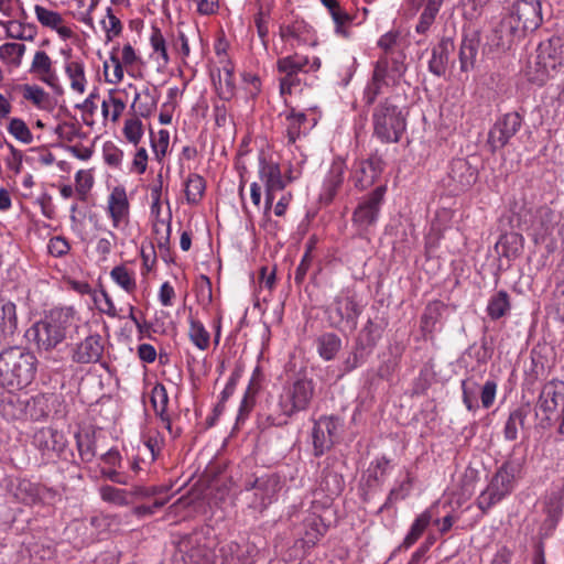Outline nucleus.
Instances as JSON below:
<instances>
[{"label":"nucleus","mask_w":564,"mask_h":564,"mask_svg":"<svg viewBox=\"0 0 564 564\" xmlns=\"http://www.w3.org/2000/svg\"><path fill=\"white\" fill-rule=\"evenodd\" d=\"M316 107L311 108L308 113L291 108L281 113L284 117V129L289 144L295 143L317 124L319 115L316 113Z\"/></svg>","instance_id":"f3484780"},{"label":"nucleus","mask_w":564,"mask_h":564,"mask_svg":"<svg viewBox=\"0 0 564 564\" xmlns=\"http://www.w3.org/2000/svg\"><path fill=\"white\" fill-rule=\"evenodd\" d=\"M61 54L64 57L63 70L70 90L77 95H84L88 87L85 62L78 56H73L72 48L62 50Z\"/></svg>","instance_id":"4be33fe9"},{"label":"nucleus","mask_w":564,"mask_h":564,"mask_svg":"<svg viewBox=\"0 0 564 564\" xmlns=\"http://www.w3.org/2000/svg\"><path fill=\"white\" fill-rule=\"evenodd\" d=\"M188 337L192 344L199 350L204 351L208 349L210 345V334L204 324L194 317L188 318Z\"/></svg>","instance_id":"3c124183"},{"label":"nucleus","mask_w":564,"mask_h":564,"mask_svg":"<svg viewBox=\"0 0 564 564\" xmlns=\"http://www.w3.org/2000/svg\"><path fill=\"white\" fill-rule=\"evenodd\" d=\"M478 41L474 37H464L459 52H458V58H459V68L463 73H468L474 69L476 64V58L478 55Z\"/></svg>","instance_id":"37998d69"},{"label":"nucleus","mask_w":564,"mask_h":564,"mask_svg":"<svg viewBox=\"0 0 564 564\" xmlns=\"http://www.w3.org/2000/svg\"><path fill=\"white\" fill-rule=\"evenodd\" d=\"M153 234L160 249L167 248L171 237V214L167 213L164 219H153Z\"/></svg>","instance_id":"e2e57ef3"},{"label":"nucleus","mask_w":564,"mask_h":564,"mask_svg":"<svg viewBox=\"0 0 564 564\" xmlns=\"http://www.w3.org/2000/svg\"><path fill=\"white\" fill-rule=\"evenodd\" d=\"M122 133L124 139L137 147L143 138V123L139 118H129L124 121Z\"/></svg>","instance_id":"0e129e2a"},{"label":"nucleus","mask_w":564,"mask_h":564,"mask_svg":"<svg viewBox=\"0 0 564 564\" xmlns=\"http://www.w3.org/2000/svg\"><path fill=\"white\" fill-rule=\"evenodd\" d=\"M315 395V383L312 378L301 375L286 382L276 402L268 404L259 416V424L263 429L281 427L290 419L302 411H306Z\"/></svg>","instance_id":"f257e3e1"},{"label":"nucleus","mask_w":564,"mask_h":564,"mask_svg":"<svg viewBox=\"0 0 564 564\" xmlns=\"http://www.w3.org/2000/svg\"><path fill=\"white\" fill-rule=\"evenodd\" d=\"M176 564H251L246 547L236 542H224L214 549L202 543L197 535L181 542L175 554Z\"/></svg>","instance_id":"f03ea898"},{"label":"nucleus","mask_w":564,"mask_h":564,"mask_svg":"<svg viewBox=\"0 0 564 564\" xmlns=\"http://www.w3.org/2000/svg\"><path fill=\"white\" fill-rule=\"evenodd\" d=\"M525 416L527 414L522 408H517L509 413L503 427V436L507 441L518 438L519 429L523 426Z\"/></svg>","instance_id":"13d9d810"},{"label":"nucleus","mask_w":564,"mask_h":564,"mask_svg":"<svg viewBox=\"0 0 564 564\" xmlns=\"http://www.w3.org/2000/svg\"><path fill=\"white\" fill-rule=\"evenodd\" d=\"M105 210L113 229L124 231L129 227L130 202L123 185L112 187L107 196Z\"/></svg>","instance_id":"dca6fc26"},{"label":"nucleus","mask_w":564,"mask_h":564,"mask_svg":"<svg viewBox=\"0 0 564 564\" xmlns=\"http://www.w3.org/2000/svg\"><path fill=\"white\" fill-rule=\"evenodd\" d=\"M149 41L158 63L162 66H166L170 63V56L167 53L166 40L162 31L159 28L153 26Z\"/></svg>","instance_id":"864d4df0"},{"label":"nucleus","mask_w":564,"mask_h":564,"mask_svg":"<svg viewBox=\"0 0 564 564\" xmlns=\"http://www.w3.org/2000/svg\"><path fill=\"white\" fill-rule=\"evenodd\" d=\"M382 62L379 65H375L372 75L364 88L362 102L368 107L375 104L377 98L382 94L383 86H386L384 80H382Z\"/></svg>","instance_id":"a19ab883"},{"label":"nucleus","mask_w":564,"mask_h":564,"mask_svg":"<svg viewBox=\"0 0 564 564\" xmlns=\"http://www.w3.org/2000/svg\"><path fill=\"white\" fill-rule=\"evenodd\" d=\"M497 248L502 257L508 260H514L523 252L524 238L518 232H507L500 237Z\"/></svg>","instance_id":"ea45409f"},{"label":"nucleus","mask_w":564,"mask_h":564,"mask_svg":"<svg viewBox=\"0 0 564 564\" xmlns=\"http://www.w3.org/2000/svg\"><path fill=\"white\" fill-rule=\"evenodd\" d=\"M106 340L98 333H90L70 348V359L75 364H97L102 359Z\"/></svg>","instance_id":"412c9836"},{"label":"nucleus","mask_w":564,"mask_h":564,"mask_svg":"<svg viewBox=\"0 0 564 564\" xmlns=\"http://www.w3.org/2000/svg\"><path fill=\"white\" fill-rule=\"evenodd\" d=\"M373 135L382 143H397L406 130L402 110L389 98L377 104L371 113Z\"/></svg>","instance_id":"6e6552de"},{"label":"nucleus","mask_w":564,"mask_h":564,"mask_svg":"<svg viewBox=\"0 0 564 564\" xmlns=\"http://www.w3.org/2000/svg\"><path fill=\"white\" fill-rule=\"evenodd\" d=\"M444 0H425L423 11L420 15L415 31L419 34H426L442 8Z\"/></svg>","instance_id":"de8ad7c7"},{"label":"nucleus","mask_w":564,"mask_h":564,"mask_svg":"<svg viewBox=\"0 0 564 564\" xmlns=\"http://www.w3.org/2000/svg\"><path fill=\"white\" fill-rule=\"evenodd\" d=\"M335 423L332 417H322L312 430V438L315 456H321L332 445V431Z\"/></svg>","instance_id":"72a5a7b5"},{"label":"nucleus","mask_w":564,"mask_h":564,"mask_svg":"<svg viewBox=\"0 0 564 564\" xmlns=\"http://www.w3.org/2000/svg\"><path fill=\"white\" fill-rule=\"evenodd\" d=\"M328 527L321 516L307 514L302 523L301 540L307 547L314 546L327 532Z\"/></svg>","instance_id":"2f4dec72"},{"label":"nucleus","mask_w":564,"mask_h":564,"mask_svg":"<svg viewBox=\"0 0 564 564\" xmlns=\"http://www.w3.org/2000/svg\"><path fill=\"white\" fill-rule=\"evenodd\" d=\"M141 63V55L130 43H124L122 46L119 44L112 46L109 57L102 63L106 83L120 84L124 78V73L134 77V73L139 69Z\"/></svg>","instance_id":"9b49d317"},{"label":"nucleus","mask_w":564,"mask_h":564,"mask_svg":"<svg viewBox=\"0 0 564 564\" xmlns=\"http://www.w3.org/2000/svg\"><path fill=\"white\" fill-rule=\"evenodd\" d=\"M282 481L276 474H264L252 480H247L243 490L248 494V506L257 511H263L278 499Z\"/></svg>","instance_id":"ddd939ff"},{"label":"nucleus","mask_w":564,"mask_h":564,"mask_svg":"<svg viewBox=\"0 0 564 564\" xmlns=\"http://www.w3.org/2000/svg\"><path fill=\"white\" fill-rule=\"evenodd\" d=\"M341 348V339L334 333L322 334L316 339V349L323 360H333Z\"/></svg>","instance_id":"c03bdc74"},{"label":"nucleus","mask_w":564,"mask_h":564,"mask_svg":"<svg viewBox=\"0 0 564 564\" xmlns=\"http://www.w3.org/2000/svg\"><path fill=\"white\" fill-rule=\"evenodd\" d=\"M558 223L557 215L546 206L536 208L530 217L525 230L535 245L544 243L552 235Z\"/></svg>","instance_id":"6ab92c4d"},{"label":"nucleus","mask_w":564,"mask_h":564,"mask_svg":"<svg viewBox=\"0 0 564 564\" xmlns=\"http://www.w3.org/2000/svg\"><path fill=\"white\" fill-rule=\"evenodd\" d=\"M345 169L341 162H334L324 180V194L332 199L344 182Z\"/></svg>","instance_id":"8fccbe9b"},{"label":"nucleus","mask_w":564,"mask_h":564,"mask_svg":"<svg viewBox=\"0 0 564 564\" xmlns=\"http://www.w3.org/2000/svg\"><path fill=\"white\" fill-rule=\"evenodd\" d=\"M17 306L13 302L0 297V339H7L17 332Z\"/></svg>","instance_id":"58836bf2"},{"label":"nucleus","mask_w":564,"mask_h":564,"mask_svg":"<svg viewBox=\"0 0 564 564\" xmlns=\"http://www.w3.org/2000/svg\"><path fill=\"white\" fill-rule=\"evenodd\" d=\"M520 474L521 465L517 460H506L497 468L487 487L476 499V505L482 513H487L513 492Z\"/></svg>","instance_id":"0eeeda50"},{"label":"nucleus","mask_w":564,"mask_h":564,"mask_svg":"<svg viewBox=\"0 0 564 564\" xmlns=\"http://www.w3.org/2000/svg\"><path fill=\"white\" fill-rule=\"evenodd\" d=\"M127 88L134 89L135 91L132 102L134 111L141 117H150L156 109L160 99V93L156 87H144L142 90L137 91L135 86L130 83Z\"/></svg>","instance_id":"c85d7f7f"},{"label":"nucleus","mask_w":564,"mask_h":564,"mask_svg":"<svg viewBox=\"0 0 564 564\" xmlns=\"http://www.w3.org/2000/svg\"><path fill=\"white\" fill-rule=\"evenodd\" d=\"M100 24L105 32L107 42L112 41L122 32V23L120 19L113 13L111 7L106 9V17L100 21Z\"/></svg>","instance_id":"680f3d73"},{"label":"nucleus","mask_w":564,"mask_h":564,"mask_svg":"<svg viewBox=\"0 0 564 564\" xmlns=\"http://www.w3.org/2000/svg\"><path fill=\"white\" fill-rule=\"evenodd\" d=\"M334 463L335 462L329 458L325 460V467L321 473L318 482L321 491L326 494L328 497L340 495L345 487L343 476L334 469Z\"/></svg>","instance_id":"7c9ffc66"},{"label":"nucleus","mask_w":564,"mask_h":564,"mask_svg":"<svg viewBox=\"0 0 564 564\" xmlns=\"http://www.w3.org/2000/svg\"><path fill=\"white\" fill-rule=\"evenodd\" d=\"M431 520H432L431 509H426L422 513H420L413 521L409 532L406 533L405 538L403 539L401 546H403L405 549H409L410 546H412L420 539V536L423 534L425 529L429 527Z\"/></svg>","instance_id":"09e8293b"},{"label":"nucleus","mask_w":564,"mask_h":564,"mask_svg":"<svg viewBox=\"0 0 564 564\" xmlns=\"http://www.w3.org/2000/svg\"><path fill=\"white\" fill-rule=\"evenodd\" d=\"M362 305L351 289L340 290L326 307L325 314L330 327L340 332H354L357 328Z\"/></svg>","instance_id":"1a4fd4ad"},{"label":"nucleus","mask_w":564,"mask_h":564,"mask_svg":"<svg viewBox=\"0 0 564 564\" xmlns=\"http://www.w3.org/2000/svg\"><path fill=\"white\" fill-rule=\"evenodd\" d=\"M269 22L270 11L269 9H265L262 4H260L258 12L254 15V25L257 29L258 36L265 48L268 47Z\"/></svg>","instance_id":"338daca9"},{"label":"nucleus","mask_w":564,"mask_h":564,"mask_svg":"<svg viewBox=\"0 0 564 564\" xmlns=\"http://www.w3.org/2000/svg\"><path fill=\"white\" fill-rule=\"evenodd\" d=\"M25 51L26 46L22 43H4L0 45V59L10 66L19 67Z\"/></svg>","instance_id":"603ef678"},{"label":"nucleus","mask_w":564,"mask_h":564,"mask_svg":"<svg viewBox=\"0 0 564 564\" xmlns=\"http://www.w3.org/2000/svg\"><path fill=\"white\" fill-rule=\"evenodd\" d=\"M110 278L118 286L129 294L133 293L137 289L134 273L126 265L113 267L110 271Z\"/></svg>","instance_id":"5fc2aeb1"},{"label":"nucleus","mask_w":564,"mask_h":564,"mask_svg":"<svg viewBox=\"0 0 564 564\" xmlns=\"http://www.w3.org/2000/svg\"><path fill=\"white\" fill-rule=\"evenodd\" d=\"M258 176L264 188H269V191H283L289 183L299 177L291 170L283 175L279 162L272 155L264 153H260L258 159Z\"/></svg>","instance_id":"a211bd4d"},{"label":"nucleus","mask_w":564,"mask_h":564,"mask_svg":"<svg viewBox=\"0 0 564 564\" xmlns=\"http://www.w3.org/2000/svg\"><path fill=\"white\" fill-rule=\"evenodd\" d=\"M522 118L518 112H508L499 118L489 130L488 143L491 149H502L510 139L520 130Z\"/></svg>","instance_id":"5701e85b"},{"label":"nucleus","mask_w":564,"mask_h":564,"mask_svg":"<svg viewBox=\"0 0 564 564\" xmlns=\"http://www.w3.org/2000/svg\"><path fill=\"white\" fill-rule=\"evenodd\" d=\"M391 462L387 457H377L368 466L362 476L365 485L369 488L381 487L391 471Z\"/></svg>","instance_id":"f704fd0d"},{"label":"nucleus","mask_w":564,"mask_h":564,"mask_svg":"<svg viewBox=\"0 0 564 564\" xmlns=\"http://www.w3.org/2000/svg\"><path fill=\"white\" fill-rule=\"evenodd\" d=\"M454 42L449 37H443L431 52L429 70L437 76L445 75L451 53L454 51Z\"/></svg>","instance_id":"cd10ccee"},{"label":"nucleus","mask_w":564,"mask_h":564,"mask_svg":"<svg viewBox=\"0 0 564 564\" xmlns=\"http://www.w3.org/2000/svg\"><path fill=\"white\" fill-rule=\"evenodd\" d=\"M542 22V3L540 0H516L501 19V37H506L508 44L519 42L540 28Z\"/></svg>","instance_id":"20e7f679"},{"label":"nucleus","mask_w":564,"mask_h":564,"mask_svg":"<svg viewBox=\"0 0 564 564\" xmlns=\"http://www.w3.org/2000/svg\"><path fill=\"white\" fill-rule=\"evenodd\" d=\"M448 175L459 191L469 188L477 180L476 170L465 159L453 160Z\"/></svg>","instance_id":"473e14b6"},{"label":"nucleus","mask_w":564,"mask_h":564,"mask_svg":"<svg viewBox=\"0 0 564 564\" xmlns=\"http://www.w3.org/2000/svg\"><path fill=\"white\" fill-rule=\"evenodd\" d=\"M564 67V35H552L540 42L535 54L522 66L523 76L531 84L543 86Z\"/></svg>","instance_id":"7ed1b4c3"},{"label":"nucleus","mask_w":564,"mask_h":564,"mask_svg":"<svg viewBox=\"0 0 564 564\" xmlns=\"http://www.w3.org/2000/svg\"><path fill=\"white\" fill-rule=\"evenodd\" d=\"M24 100L32 104L39 110L51 111L54 107L52 97L36 84H24L20 87Z\"/></svg>","instance_id":"4c0bfd02"},{"label":"nucleus","mask_w":564,"mask_h":564,"mask_svg":"<svg viewBox=\"0 0 564 564\" xmlns=\"http://www.w3.org/2000/svg\"><path fill=\"white\" fill-rule=\"evenodd\" d=\"M281 40L292 48L297 46H316L318 41L315 30L304 20L294 19L279 28Z\"/></svg>","instance_id":"aec40b11"},{"label":"nucleus","mask_w":564,"mask_h":564,"mask_svg":"<svg viewBox=\"0 0 564 564\" xmlns=\"http://www.w3.org/2000/svg\"><path fill=\"white\" fill-rule=\"evenodd\" d=\"M34 13L37 21L45 28L54 29L58 26L59 22H63V17L59 12L50 10L45 7L36 4L34 7Z\"/></svg>","instance_id":"774afa93"},{"label":"nucleus","mask_w":564,"mask_h":564,"mask_svg":"<svg viewBox=\"0 0 564 564\" xmlns=\"http://www.w3.org/2000/svg\"><path fill=\"white\" fill-rule=\"evenodd\" d=\"M206 189V182L199 174H189L185 183V195L189 204L200 202Z\"/></svg>","instance_id":"4d7b16f0"},{"label":"nucleus","mask_w":564,"mask_h":564,"mask_svg":"<svg viewBox=\"0 0 564 564\" xmlns=\"http://www.w3.org/2000/svg\"><path fill=\"white\" fill-rule=\"evenodd\" d=\"M511 303L507 291L500 290L492 294L486 307L491 319H499L510 312Z\"/></svg>","instance_id":"49530a36"},{"label":"nucleus","mask_w":564,"mask_h":564,"mask_svg":"<svg viewBox=\"0 0 564 564\" xmlns=\"http://www.w3.org/2000/svg\"><path fill=\"white\" fill-rule=\"evenodd\" d=\"M75 322L76 311L73 307H57L32 325L26 337L34 340L39 349L52 350L66 338Z\"/></svg>","instance_id":"39448f33"},{"label":"nucleus","mask_w":564,"mask_h":564,"mask_svg":"<svg viewBox=\"0 0 564 564\" xmlns=\"http://www.w3.org/2000/svg\"><path fill=\"white\" fill-rule=\"evenodd\" d=\"M413 477L411 473L405 469L403 474L395 479L393 487L390 489L388 497L380 508V510L388 509L399 501L406 499L413 489Z\"/></svg>","instance_id":"e433bc0d"},{"label":"nucleus","mask_w":564,"mask_h":564,"mask_svg":"<svg viewBox=\"0 0 564 564\" xmlns=\"http://www.w3.org/2000/svg\"><path fill=\"white\" fill-rule=\"evenodd\" d=\"M564 496L561 491H552L542 500L543 506V528L552 531L558 523L563 513Z\"/></svg>","instance_id":"c756f323"},{"label":"nucleus","mask_w":564,"mask_h":564,"mask_svg":"<svg viewBox=\"0 0 564 564\" xmlns=\"http://www.w3.org/2000/svg\"><path fill=\"white\" fill-rule=\"evenodd\" d=\"M384 161L380 155L371 154L366 160L356 161L352 165L351 180L356 188L364 191L370 187L381 175Z\"/></svg>","instance_id":"b1692460"},{"label":"nucleus","mask_w":564,"mask_h":564,"mask_svg":"<svg viewBox=\"0 0 564 564\" xmlns=\"http://www.w3.org/2000/svg\"><path fill=\"white\" fill-rule=\"evenodd\" d=\"M170 398L164 384L156 383L151 390V403L164 427L172 432V419L167 411Z\"/></svg>","instance_id":"c9c22d12"},{"label":"nucleus","mask_w":564,"mask_h":564,"mask_svg":"<svg viewBox=\"0 0 564 564\" xmlns=\"http://www.w3.org/2000/svg\"><path fill=\"white\" fill-rule=\"evenodd\" d=\"M33 444L43 455L61 454L67 446V438L61 431L53 427H42L34 433Z\"/></svg>","instance_id":"393cba45"},{"label":"nucleus","mask_w":564,"mask_h":564,"mask_svg":"<svg viewBox=\"0 0 564 564\" xmlns=\"http://www.w3.org/2000/svg\"><path fill=\"white\" fill-rule=\"evenodd\" d=\"M172 48L178 55L183 63H186V58L191 54L189 39L185 30L178 26L173 33Z\"/></svg>","instance_id":"69168bd1"},{"label":"nucleus","mask_w":564,"mask_h":564,"mask_svg":"<svg viewBox=\"0 0 564 564\" xmlns=\"http://www.w3.org/2000/svg\"><path fill=\"white\" fill-rule=\"evenodd\" d=\"M99 496L102 501L117 507H126L131 503V500L129 499V491L110 485L101 486L99 488Z\"/></svg>","instance_id":"6e6d98bb"},{"label":"nucleus","mask_w":564,"mask_h":564,"mask_svg":"<svg viewBox=\"0 0 564 564\" xmlns=\"http://www.w3.org/2000/svg\"><path fill=\"white\" fill-rule=\"evenodd\" d=\"M164 438L160 434L148 436L137 448V455L143 464H152L160 456Z\"/></svg>","instance_id":"79ce46f5"},{"label":"nucleus","mask_w":564,"mask_h":564,"mask_svg":"<svg viewBox=\"0 0 564 564\" xmlns=\"http://www.w3.org/2000/svg\"><path fill=\"white\" fill-rule=\"evenodd\" d=\"M564 408V381L551 380L546 382L539 394L536 409L542 416L540 424L544 429L554 425L555 414Z\"/></svg>","instance_id":"4468645a"},{"label":"nucleus","mask_w":564,"mask_h":564,"mask_svg":"<svg viewBox=\"0 0 564 564\" xmlns=\"http://www.w3.org/2000/svg\"><path fill=\"white\" fill-rule=\"evenodd\" d=\"M322 61L318 56H307L293 53L276 61V69L282 75L279 79L280 94L291 95L293 89L301 85L299 74L315 73L319 70Z\"/></svg>","instance_id":"9d476101"},{"label":"nucleus","mask_w":564,"mask_h":564,"mask_svg":"<svg viewBox=\"0 0 564 564\" xmlns=\"http://www.w3.org/2000/svg\"><path fill=\"white\" fill-rule=\"evenodd\" d=\"M128 101V88H111L101 102V112L105 120L117 122L124 112Z\"/></svg>","instance_id":"a878e982"},{"label":"nucleus","mask_w":564,"mask_h":564,"mask_svg":"<svg viewBox=\"0 0 564 564\" xmlns=\"http://www.w3.org/2000/svg\"><path fill=\"white\" fill-rule=\"evenodd\" d=\"M218 96L224 100H230L235 95L234 68L227 63L218 73V80L215 82Z\"/></svg>","instance_id":"a18cd8bd"},{"label":"nucleus","mask_w":564,"mask_h":564,"mask_svg":"<svg viewBox=\"0 0 564 564\" xmlns=\"http://www.w3.org/2000/svg\"><path fill=\"white\" fill-rule=\"evenodd\" d=\"M404 59V54L399 53L391 56L381 55L375 63V65L383 63L382 80H384L386 86H395L400 83L406 70Z\"/></svg>","instance_id":"bb28decb"},{"label":"nucleus","mask_w":564,"mask_h":564,"mask_svg":"<svg viewBox=\"0 0 564 564\" xmlns=\"http://www.w3.org/2000/svg\"><path fill=\"white\" fill-rule=\"evenodd\" d=\"M387 191V185H380L359 198L351 216V224L358 236L366 237L377 225Z\"/></svg>","instance_id":"f8f14e48"},{"label":"nucleus","mask_w":564,"mask_h":564,"mask_svg":"<svg viewBox=\"0 0 564 564\" xmlns=\"http://www.w3.org/2000/svg\"><path fill=\"white\" fill-rule=\"evenodd\" d=\"M28 73L55 93H63L56 62L44 50L34 52Z\"/></svg>","instance_id":"2eb2a0df"},{"label":"nucleus","mask_w":564,"mask_h":564,"mask_svg":"<svg viewBox=\"0 0 564 564\" xmlns=\"http://www.w3.org/2000/svg\"><path fill=\"white\" fill-rule=\"evenodd\" d=\"M36 357L21 347H10L0 352V384L10 391L21 390L33 381Z\"/></svg>","instance_id":"423d86ee"},{"label":"nucleus","mask_w":564,"mask_h":564,"mask_svg":"<svg viewBox=\"0 0 564 564\" xmlns=\"http://www.w3.org/2000/svg\"><path fill=\"white\" fill-rule=\"evenodd\" d=\"M7 130L14 139H17L23 144H31L34 140L33 133L31 132L30 128L21 118H11L9 120Z\"/></svg>","instance_id":"052dcab7"},{"label":"nucleus","mask_w":564,"mask_h":564,"mask_svg":"<svg viewBox=\"0 0 564 564\" xmlns=\"http://www.w3.org/2000/svg\"><path fill=\"white\" fill-rule=\"evenodd\" d=\"M443 312V304L440 302L429 303L421 317V328L424 333L434 330Z\"/></svg>","instance_id":"bf43d9fd"}]
</instances>
